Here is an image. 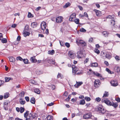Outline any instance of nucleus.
I'll return each instance as SVG.
<instances>
[{"label": "nucleus", "mask_w": 120, "mask_h": 120, "mask_svg": "<svg viewBox=\"0 0 120 120\" xmlns=\"http://www.w3.org/2000/svg\"><path fill=\"white\" fill-rule=\"evenodd\" d=\"M36 116L34 113L33 112L29 114L28 116V117L25 119V120H31L35 118Z\"/></svg>", "instance_id": "1"}, {"label": "nucleus", "mask_w": 120, "mask_h": 120, "mask_svg": "<svg viewBox=\"0 0 120 120\" xmlns=\"http://www.w3.org/2000/svg\"><path fill=\"white\" fill-rule=\"evenodd\" d=\"M76 41L78 45H80L83 46L86 45V43L83 41L77 40H76Z\"/></svg>", "instance_id": "2"}, {"label": "nucleus", "mask_w": 120, "mask_h": 120, "mask_svg": "<svg viewBox=\"0 0 120 120\" xmlns=\"http://www.w3.org/2000/svg\"><path fill=\"white\" fill-rule=\"evenodd\" d=\"M92 115L90 113H88L84 114L83 116L84 119H89L91 118Z\"/></svg>", "instance_id": "3"}, {"label": "nucleus", "mask_w": 120, "mask_h": 120, "mask_svg": "<svg viewBox=\"0 0 120 120\" xmlns=\"http://www.w3.org/2000/svg\"><path fill=\"white\" fill-rule=\"evenodd\" d=\"M68 54L69 57L71 59H73L75 57V54L72 51H69Z\"/></svg>", "instance_id": "4"}, {"label": "nucleus", "mask_w": 120, "mask_h": 120, "mask_svg": "<svg viewBox=\"0 0 120 120\" xmlns=\"http://www.w3.org/2000/svg\"><path fill=\"white\" fill-rule=\"evenodd\" d=\"M98 109L102 114H103L105 112V110L103 108V106L101 105H99L98 107Z\"/></svg>", "instance_id": "5"}, {"label": "nucleus", "mask_w": 120, "mask_h": 120, "mask_svg": "<svg viewBox=\"0 0 120 120\" xmlns=\"http://www.w3.org/2000/svg\"><path fill=\"white\" fill-rule=\"evenodd\" d=\"M83 51L82 49H81L77 52V57L79 58H81L83 56Z\"/></svg>", "instance_id": "6"}, {"label": "nucleus", "mask_w": 120, "mask_h": 120, "mask_svg": "<svg viewBox=\"0 0 120 120\" xmlns=\"http://www.w3.org/2000/svg\"><path fill=\"white\" fill-rule=\"evenodd\" d=\"M101 84V83L99 80L98 79L96 80L94 82V85L96 88L98 87Z\"/></svg>", "instance_id": "7"}, {"label": "nucleus", "mask_w": 120, "mask_h": 120, "mask_svg": "<svg viewBox=\"0 0 120 120\" xmlns=\"http://www.w3.org/2000/svg\"><path fill=\"white\" fill-rule=\"evenodd\" d=\"M76 17V15L75 13H72L70 16L69 20L70 21H74Z\"/></svg>", "instance_id": "8"}, {"label": "nucleus", "mask_w": 120, "mask_h": 120, "mask_svg": "<svg viewBox=\"0 0 120 120\" xmlns=\"http://www.w3.org/2000/svg\"><path fill=\"white\" fill-rule=\"evenodd\" d=\"M102 102H104L108 105L110 106V105L112 103L107 99H102Z\"/></svg>", "instance_id": "9"}, {"label": "nucleus", "mask_w": 120, "mask_h": 120, "mask_svg": "<svg viewBox=\"0 0 120 120\" xmlns=\"http://www.w3.org/2000/svg\"><path fill=\"white\" fill-rule=\"evenodd\" d=\"M63 18L62 16H59L56 18V21L57 23H60L63 21Z\"/></svg>", "instance_id": "10"}, {"label": "nucleus", "mask_w": 120, "mask_h": 120, "mask_svg": "<svg viewBox=\"0 0 120 120\" xmlns=\"http://www.w3.org/2000/svg\"><path fill=\"white\" fill-rule=\"evenodd\" d=\"M41 29L43 30H45L46 26V23L44 22H42L41 25Z\"/></svg>", "instance_id": "11"}, {"label": "nucleus", "mask_w": 120, "mask_h": 120, "mask_svg": "<svg viewBox=\"0 0 120 120\" xmlns=\"http://www.w3.org/2000/svg\"><path fill=\"white\" fill-rule=\"evenodd\" d=\"M110 83L113 86H117L118 85L117 82L116 80H112L111 82Z\"/></svg>", "instance_id": "12"}, {"label": "nucleus", "mask_w": 120, "mask_h": 120, "mask_svg": "<svg viewBox=\"0 0 120 120\" xmlns=\"http://www.w3.org/2000/svg\"><path fill=\"white\" fill-rule=\"evenodd\" d=\"M87 74L90 75L91 76H94L95 72L92 71L91 69H90L89 71L87 72Z\"/></svg>", "instance_id": "13"}, {"label": "nucleus", "mask_w": 120, "mask_h": 120, "mask_svg": "<svg viewBox=\"0 0 120 120\" xmlns=\"http://www.w3.org/2000/svg\"><path fill=\"white\" fill-rule=\"evenodd\" d=\"M72 72L73 73H75L78 70V68L75 65H72Z\"/></svg>", "instance_id": "14"}, {"label": "nucleus", "mask_w": 120, "mask_h": 120, "mask_svg": "<svg viewBox=\"0 0 120 120\" xmlns=\"http://www.w3.org/2000/svg\"><path fill=\"white\" fill-rule=\"evenodd\" d=\"M54 61V60H53L52 59H48L46 60L48 63L53 64H55V62Z\"/></svg>", "instance_id": "15"}, {"label": "nucleus", "mask_w": 120, "mask_h": 120, "mask_svg": "<svg viewBox=\"0 0 120 120\" xmlns=\"http://www.w3.org/2000/svg\"><path fill=\"white\" fill-rule=\"evenodd\" d=\"M83 83L82 82H78L76 81V84L74 85L75 86L76 88H78L79 86H80Z\"/></svg>", "instance_id": "16"}, {"label": "nucleus", "mask_w": 120, "mask_h": 120, "mask_svg": "<svg viewBox=\"0 0 120 120\" xmlns=\"http://www.w3.org/2000/svg\"><path fill=\"white\" fill-rule=\"evenodd\" d=\"M94 11L96 13V15L98 16H99L101 15V12L98 10L94 9Z\"/></svg>", "instance_id": "17"}, {"label": "nucleus", "mask_w": 120, "mask_h": 120, "mask_svg": "<svg viewBox=\"0 0 120 120\" xmlns=\"http://www.w3.org/2000/svg\"><path fill=\"white\" fill-rule=\"evenodd\" d=\"M102 35L105 37H107L109 34V33L106 31H104L102 33Z\"/></svg>", "instance_id": "18"}, {"label": "nucleus", "mask_w": 120, "mask_h": 120, "mask_svg": "<svg viewBox=\"0 0 120 120\" xmlns=\"http://www.w3.org/2000/svg\"><path fill=\"white\" fill-rule=\"evenodd\" d=\"M30 60L32 63H35L37 62L36 59L34 58V57H32L30 58Z\"/></svg>", "instance_id": "19"}, {"label": "nucleus", "mask_w": 120, "mask_h": 120, "mask_svg": "<svg viewBox=\"0 0 120 120\" xmlns=\"http://www.w3.org/2000/svg\"><path fill=\"white\" fill-rule=\"evenodd\" d=\"M23 34L24 36L26 37L27 36H29L30 35V34L29 32L24 31H23Z\"/></svg>", "instance_id": "20"}, {"label": "nucleus", "mask_w": 120, "mask_h": 120, "mask_svg": "<svg viewBox=\"0 0 120 120\" xmlns=\"http://www.w3.org/2000/svg\"><path fill=\"white\" fill-rule=\"evenodd\" d=\"M105 56L106 58L109 59H110L111 57L110 53L108 52H106Z\"/></svg>", "instance_id": "21"}, {"label": "nucleus", "mask_w": 120, "mask_h": 120, "mask_svg": "<svg viewBox=\"0 0 120 120\" xmlns=\"http://www.w3.org/2000/svg\"><path fill=\"white\" fill-rule=\"evenodd\" d=\"M118 105V103L117 102L115 103L112 102L111 103L110 105V106H112L115 108H116L117 106Z\"/></svg>", "instance_id": "22"}, {"label": "nucleus", "mask_w": 120, "mask_h": 120, "mask_svg": "<svg viewBox=\"0 0 120 120\" xmlns=\"http://www.w3.org/2000/svg\"><path fill=\"white\" fill-rule=\"evenodd\" d=\"M10 61L11 62H14L15 61V59L13 57H9Z\"/></svg>", "instance_id": "23"}, {"label": "nucleus", "mask_w": 120, "mask_h": 120, "mask_svg": "<svg viewBox=\"0 0 120 120\" xmlns=\"http://www.w3.org/2000/svg\"><path fill=\"white\" fill-rule=\"evenodd\" d=\"M115 69L116 72L117 73H119L120 72V68L119 66H116L115 67Z\"/></svg>", "instance_id": "24"}, {"label": "nucleus", "mask_w": 120, "mask_h": 120, "mask_svg": "<svg viewBox=\"0 0 120 120\" xmlns=\"http://www.w3.org/2000/svg\"><path fill=\"white\" fill-rule=\"evenodd\" d=\"M31 26L33 28L36 27L37 26V23L36 22H34L31 23Z\"/></svg>", "instance_id": "25"}, {"label": "nucleus", "mask_w": 120, "mask_h": 120, "mask_svg": "<svg viewBox=\"0 0 120 120\" xmlns=\"http://www.w3.org/2000/svg\"><path fill=\"white\" fill-rule=\"evenodd\" d=\"M75 73V74L79 75H80L82 74V71L78 70Z\"/></svg>", "instance_id": "26"}, {"label": "nucleus", "mask_w": 120, "mask_h": 120, "mask_svg": "<svg viewBox=\"0 0 120 120\" xmlns=\"http://www.w3.org/2000/svg\"><path fill=\"white\" fill-rule=\"evenodd\" d=\"M47 120H53V116L51 115H49L46 117Z\"/></svg>", "instance_id": "27"}, {"label": "nucleus", "mask_w": 120, "mask_h": 120, "mask_svg": "<svg viewBox=\"0 0 120 120\" xmlns=\"http://www.w3.org/2000/svg\"><path fill=\"white\" fill-rule=\"evenodd\" d=\"M5 81L6 82H8L10 80H12L13 79L12 78L5 77Z\"/></svg>", "instance_id": "28"}, {"label": "nucleus", "mask_w": 120, "mask_h": 120, "mask_svg": "<svg viewBox=\"0 0 120 120\" xmlns=\"http://www.w3.org/2000/svg\"><path fill=\"white\" fill-rule=\"evenodd\" d=\"M55 53V51L53 50H49L48 52V54L51 55H53Z\"/></svg>", "instance_id": "29"}, {"label": "nucleus", "mask_w": 120, "mask_h": 120, "mask_svg": "<svg viewBox=\"0 0 120 120\" xmlns=\"http://www.w3.org/2000/svg\"><path fill=\"white\" fill-rule=\"evenodd\" d=\"M34 91L35 92L38 94H40V90L38 88H35L34 89Z\"/></svg>", "instance_id": "30"}, {"label": "nucleus", "mask_w": 120, "mask_h": 120, "mask_svg": "<svg viewBox=\"0 0 120 120\" xmlns=\"http://www.w3.org/2000/svg\"><path fill=\"white\" fill-rule=\"evenodd\" d=\"M114 15H109L106 17V19H113L114 17Z\"/></svg>", "instance_id": "31"}, {"label": "nucleus", "mask_w": 120, "mask_h": 120, "mask_svg": "<svg viewBox=\"0 0 120 120\" xmlns=\"http://www.w3.org/2000/svg\"><path fill=\"white\" fill-rule=\"evenodd\" d=\"M30 102L34 104L35 102V98L34 97L31 98L30 100Z\"/></svg>", "instance_id": "32"}, {"label": "nucleus", "mask_w": 120, "mask_h": 120, "mask_svg": "<svg viewBox=\"0 0 120 120\" xmlns=\"http://www.w3.org/2000/svg\"><path fill=\"white\" fill-rule=\"evenodd\" d=\"M109 95V93L108 92L106 91L105 92V93L104 94L103 98L106 97L108 96Z\"/></svg>", "instance_id": "33"}, {"label": "nucleus", "mask_w": 120, "mask_h": 120, "mask_svg": "<svg viewBox=\"0 0 120 120\" xmlns=\"http://www.w3.org/2000/svg\"><path fill=\"white\" fill-rule=\"evenodd\" d=\"M71 5L70 3L69 2H68L66 3L64 6V8H67L69 6Z\"/></svg>", "instance_id": "34"}, {"label": "nucleus", "mask_w": 120, "mask_h": 120, "mask_svg": "<svg viewBox=\"0 0 120 120\" xmlns=\"http://www.w3.org/2000/svg\"><path fill=\"white\" fill-rule=\"evenodd\" d=\"M29 111H27L24 114V116L25 117V118L26 119V118L28 117V115L29 114Z\"/></svg>", "instance_id": "35"}, {"label": "nucleus", "mask_w": 120, "mask_h": 120, "mask_svg": "<svg viewBox=\"0 0 120 120\" xmlns=\"http://www.w3.org/2000/svg\"><path fill=\"white\" fill-rule=\"evenodd\" d=\"M85 103V102L84 99H82L80 101L79 104L80 105H84Z\"/></svg>", "instance_id": "36"}, {"label": "nucleus", "mask_w": 120, "mask_h": 120, "mask_svg": "<svg viewBox=\"0 0 120 120\" xmlns=\"http://www.w3.org/2000/svg\"><path fill=\"white\" fill-rule=\"evenodd\" d=\"M98 66V64L96 63H94L91 64V66L93 67H96Z\"/></svg>", "instance_id": "37"}, {"label": "nucleus", "mask_w": 120, "mask_h": 120, "mask_svg": "<svg viewBox=\"0 0 120 120\" xmlns=\"http://www.w3.org/2000/svg\"><path fill=\"white\" fill-rule=\"evenodd\" d=\"M25 110V109L24 108L21 107L20 108V112L21 113H23Z\"/></svg>", "instance_id": "38"}, {"label": "nucleus", "mask_w": 120, "mask_h": 120, "mask_svg": "<svg viewBox=\"0 0 120 120\" xmlns=\"http://www.w3.org/2000/svg\"><path fill=\"white\" fill-rule=\"evenodd\" d=\"M84 98L87 101H89L91 100L90 98V97H86Z\"/></svg>", "instance_id": "39"}, {"label": "nucleus", "mask_w": 120, "mask_h": 120, "mask_svg": "<svg viewBox=\"0 0 120 120\" xmlns=\"http://www.w3.org/2000/svg\"><path fill=\"white\" fill-rule=\"evenodd\" d=\"M20 102L21 104L22 105H23L25 103V101H23L22 99H20L19 101Z\"/></svg>", "instance_id": "40"}, {"label": "nucleus", "mask_w": 120, "mask_h": 120, "mask_svg": "<svg viewBox=\"0 0 120 120\" xmlns=\"http://www.w3.org/2000/svg\"><path fill=\"white\" fill-rule=\"evenodd\" d=\"M114 57L115 59L117 61H119L120 60V57L119 56L116 55L115 56H114Z\"/></svg>", "instance_id": "41"}, {"label": "nucleus", "mask_w": 120, "mask_h": 120, "mask_svg": "<svg viewBox=\"0 0 120 120\" xmlns=\"http://www.w3.org/2000/svg\"><path fill=\"white\" fill-rule=\"evenodd\" d=\"M1 42L3 43H5L7 42V39L5 38H3L1 40Z\"/></svg>", "instance_id": "42"}, {"label": "nucleus", "mask_w": 120, "mask_h": 120, "mask_svg": "<svg viewBox=\"0 0 120 120\" xmlns=\"http://www.w3.org/2000/svg\"><path fill=\"white\" fill-rule=\"evenodd\" d=\"M94 51L95 53H97V54H99L100 52L99 50L96 49L94 50Z\"/></svg>", "instance_id": "43"}, {"label": "nucleus", "mask_w": 120, "mask_h": 120, "mask_svg": "<svg viewBox=\"0 0 120 120\" xmlns=\"http://www.w3.org/2000/svg\"><path fill=\"white\" fill-rule=\"evenodd\" d=\"M23 61L25 64H27L28 62V60L27 59H24L23 60Z\"/></svg>", "instance_id": "44"}, {"label": "nucleus", "mask_w": 120, "mask_h": 120, "mask_svg": "<svg viewBox=\"0 0 120 120\" xmlns=\"http://www.w3.org/2000/svg\"><path fill=\"white\" fill-rule=\"evenodd\" d=\"M79 19H75L74 21L75 23L77 24H78L79 22Z\"/></svg>", "instance_id": "45"}, {"label": "nucleus", "mask_w": 120, "mask_h": 120, "mask_svg": "<svg viewBox=\"0 0 120 120\" xmlns=\"http://www.w3.org/2000/svg\"><path fill=\"white\" fill-rule=\"evenodd\" d=\"M28 18H32L33 17V16L31 13L29 12L28 15Z\"/></svg>", "instance_id": "46"}, {"label": "nucleus", "mask_w": 120, "mask_h": 120, "mask_svg": "<svg viewBox=\"0 0 120 120\" xmlns=\"http://www.w3.org/2000/svg\"><path fill=\"white\" fill-rule=\"evenodd\" d=\"M95 75L97 76L98 77H101V74H100L98 73L97 72H95V73H94V75Z\"/></svg>", "instance_id": "47"}, {"label": "nucleus", "mask_w": 120, "mask_h": 120, "mask_svg": "<svg viewBox=\"0 0 120 120\" xmlns=\"http://www.w3.org/2000/svg\"><path fill=\"white\" fill-rule=\"evenodd\" d=\"M24 93L23 91L21 92L19 94V95L21 97H23L24 96Z\"/></svg>", "instance_id": "48"}, {"label": "nucleus", "mask_w": 120, "mask_h": 120, "mask_svg": "<svg viewBox=\"0 0 120 120\" xmlns=\"http://www.w3.org/2000/svg\"><path fill=\"white\" fill-rule=\"evenodd\" d=\"M80 31L82 32H85L86 31V30L82 28H81L80 29Z\"/></svg>", "instance_id": "49"}, {"label": "nucleus", "mask_w": 120, "mask_h": 120, "mask_svg": "<svg viewBox=\"0 0 120 120\" xmlns=\"http://www.w3.org/2000/svg\"><path fill=\"white\" fill-rule=\"evenodd\" d=\"M16 60H19L21 61L23 60L22 57L20 56H19L17 57L16 58Z\"/></svg>", "instance_id": "50"}, {"label": "nucleus", "mask_w": 120, "mask_h": 120, "mask_svg": "<svg viewBox=\"0 0 120 120\" xmlns=\"http://www.w3.org/2000/svg\"><path fill=\"white\" fill-rule=\"evenodd\" d=\"M8 97V94L7 93L5 94L4 95V98L5 99L7 98Z\"/></svg>", "instance_id": "51"}, {"label": "nucleus", "mask_w": 120, "mask_h": 120, "mask_svg": "<svg viewBox=\"0 0 120 120\" xmlns=\"http://www.w3.org/2000/svg\"><path fill=\"white\" fill-rule=\"evenodd\" d=\"M62 76L61 74L60 73H59L57 75V78H62Z\"/></svg>", "instance_id": "52"}, {"label": "nucleus", "mask_w": 120, "mask_h": 120, "mask_svg": "<svg viewBox=\"0 0 120 120\" xmlns=\"http://www.w3.org/2000/svg\"><path fill=\"white\" fill-rule=\"evenodd\" d=\"M85 106L86 107V108L87 107H90V104L89 103H87L85 105Z\"/></svg>", "instance_id": "53"}, {"label": "nucleus", "mask_w": 120, "mask_h": 120, "mask_svg": "<svg viewBox=\"0 0 120 120\" xmlns=\"http://www.w3.org/2000/svg\"><path fill=\"white\" fill-rule=\"evenodd\" d=\"M106 71L108 72L110 74H112L111 71L108 68H106Z\"/></svg>", "instance_id": "54"}, {"label": "nucleus", "mask_w": 120, "mask_h": 120, "mask_svg": "<svg viewBox=\"0 0 120 120\" xmlns=\"http://www.w3.org/2000/svg\"><path fill=\"white\" fill-rule=\"evenodd\" d=\"M89 58H86L85 60L84 61V63L85 64L88 62L89 60Z\"/></svg>", "instance_id": "55"}, {"label": "nucleus", "mask_w": 120, "mask_h": 120, "mask_svg": "<svg viewBox=\"0 0 120 120\" xmlns=\"http://www.w3.org/2000/svg\"><path fill=\"white\" fill-rule=\"evenodd\" d=\"M115 21L114 20H112L111 21V23L112 25L114 26L115 25Z\"/></svg>", "instance_id": "56"}, {"label": "nucleus", "mask_w": 120, "mask_h": 120, "mask_svg": "<svg viewBox=\"0 0 120 120\" xmlns=\"http://www.w3.org/2000/svg\"><path fill=\"white\" fill-rule=\"evenodd\" d=\"M95 100L96 101H97V102H99L101 100V99L99 97H98L96 98V99H95Z\"/></svg>", "instance_id": "57"}, {"label": "nucleus", "mask_w": 120, "mask_h": 120, "mask_svg": "<svg viewBox=\"0 0 120 120\" xmlns=\"http://www.w3.org/2000/svg\"><path fill=\"white\" fill-rule=\"evenodd\" d=\"M116 100L118 102H120V98H115Z\"/></svg>", "instance_id": "58"}, {"label": "nucleus", "mask_w": 120, "mask_h": 120, "mask_svg": "<svg viewBox=\"0 0 120 120\" xmlns=\"http://www.w3.org/2000/svg\"><path fill=\"white\" fill-rule=\"evenodd\" d=\"M25 99L28 102L29 101V98L28 97H25Z\"/></svg>", "instance_id": "59"}, {"label": "nucleus", "mask_w": 120, "mask_h": 120, "mask_svg": "<svg viewBox=\"0 0 120 120\" xmlns=\"http://www.w3.org/2000/svg\"><path fill=\"white\" fill-rule=\"evenodd\" d=\"M4 83V82L2 80H0V86L2 85Z\"/></svg>", "instance_id": "60"}, {"label": "nucleus", "mask_w": 120, "mask_h": 120, "mask_svg": "<svg viewBox=\"0 0 120 120\" xmlns=\"http://www.w3.org/2000/svg\"><path fill=\"white\" fill-rule=\"evenodd\" d=\"M68 95V93L66 91H65L63 94V95L64 96H65L66 97H67Z\"/></svg>", "instance_id": "61"}, {"label": "nucleus", "mask_w": 120, "mask_h": 120, "mask_svg": "<svg viewBox=\"0 0 120 120\" xmlns=\"http://www.w3.org/2000/svg\"><path fill=\"white\" fill-rule=\"evenodd\" d=\"M65 45L68 48H69L70 46V45L69 43H66L65 44Z\"/></svg>", "instance_id": "62"}, {"label": "nucleus", "mask_w": 120, "mask_h": 120, "mask_svg": "<svg viewBox=\"0 0 120 120\" xmlns=\"http://www.w3.org/2000/svg\"><path fill=\"white\" fill-rule=\"evenodd\" d=\"M93 38H90L88 40V41L89 42L91 43L93 42Z\"/></svg>", "instance_id": "63"}, {"label": "nucleus", "mask_w": 120, "mask_h": 120, "mask_svg": "<svg viewBox=\"0 0 120 120\" xmlns=\"http://www.w3.org/2000/svg\"><path fill=\"white\" fill-rule=\"evenodd\" d=\"M84 16L86 17H88V15L86 12H84Z\"/></svg>", "instance_id": "64"}]
</instances>
